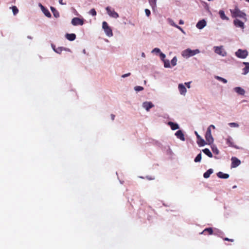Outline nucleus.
<instances>
[{
	"instance_id": "a211bd4d",
	"label": "nucleus",
	"mask_w": 249,
	"mask_h": 249,
	"mask_svg": "<svg viewBox=\"0 0 249 249\" xmlns=\"http://www.w3.org/2000/svg\"><path fill=\"white\" fill-rule=\"evenodd\" d=\"M217 176L220 178H228L229 177V175L228 174L224 173L222 172H219L217 173Z\"/></svg>"
},
{
	"instance_id": "49530a36",
	"label": "nucleus",
	"mask_w": 249,
	"mask_h": 249,
	"mask_svg": "<svg viewBox=\"0 0 249 249\" xmlns=\"http://www.w3.org/2000/svg\"><path fill=\"white\" fill-rule=\"evenodd\" d=\"M185 84L186 85L188 88H190V82L185 83Z\"/></svg>"
},
{
	"instance_id": "393cba45",
	"label": "nucleus",
	"mask_w": 249,
	"mask_h": 249,
	"mask_svg": "<svg viewBox=\"0 0 249 249\" xmlns=\"http://www.w3.org/2000/svg\"><path fill=\"white\" fill-rule=\"evenodd\" d=\"M42 10L43 13L44 14V15L46 17H47L48 18H51V14L50 13V12L49 11V10L47 9H46L45 8H44L42 6Z\"/></svg>"
},
{
	"instance_id": "37998d69",
	"label": "nucleus",
	"mask_w": 249,
	"mask_h": 249,
	"mask_svg": "<svg viewBox=\"0 0 249 249\" xmlns=\"http://www.w3.org/2000/svg\"><path fill=\"white\" fill-rule=\"evenodd\" d=\"M130 74H131V73L130 72H129V73L122 75V77L125 78L127 76H129V75H130Z\"/></svg>"
},
{
	"instance_id": "79ce46f5",
	"label": "nucleus",
	"mask_w": 249,
	"mask_h": 249,
	"mask_svg": "<svg viewBox=\"0 0 249 249\" xmlns=\"http://www.w3.org/2000/svg\"><path fill=\"white\" fill-rule=\"evenodd\" d=\"M152 52H156L157 53H159L160 52V49L156 48L154 50H153Z\"/></svg>"
},
{
	"instance_id": "9b49d317",
	"label": "nucleus",
	"mask_w": 249,
	"mask_h": 249,
	"mask_svg": "<svg viewBox=\"0 0 249 249\" xmlns=\"http://www.w3.org/2000/svg\"><path fill=\"white\" fill-rule=\"evenodd\" d=\"M233 23L234 25L237 27H240L242 29L244 28V23L238 19H234L233 21Z\"/></svg>"
},
{
	"instance_id": "f03ea898",
	"label": "nucleus",
	"mask_w": 249,
	"mask_h": 249,
	"mask_svg": "<svg viewBox=\"0 0 249 249\" xmlns=\"http://www.w3.org/2000/svg\"><path fill=\"white\" fill-rule=\"evenodd\" d=\"M211 128L215 129V127L213 124L210 125L207 128L205 134V139L208 144H211L213 142V138L211 134Z\"/></svg>"
},
{
	"instance_id": "de8ad7c7",
	"label": "nucleus",
	"mask_w": 249,
	"mask_h": 249,
	"mask_svg": "<svg viewBox=\"0 0 249 249\" xmlns=\"http://www.w3.org/2000/svg\"><path fill=\"white\" fill-rule=\"evenodd\" d=\"M59 3L60 4H62V5L66 4V3H64L63 2V0H59Z\"/></svg>"
},
{
	"instance_id": "dca6fc26",
	"label": "nucleus",
	"mask_w": 249,
	"mask_h": 249,
	"mask_svg": "<svg viewBox=\"0 0 249 249\" xmlns=\"http://www.w3.org/2000/svg\"><path fill=\"white\" fill-rule=\"evenodd\" d=\"M168 124L171 127V128L173 130H176L179 128V126L178 124L176 123H174L172 122H169L168 123Z\"/></svg>"
},
{
	"instance_id": "5fc2aeb1",
	"label": "nucleus",
	"mask_w": 249,
	"mask_h": 249,
	"mask_svg": "<svg viewBox=\"0 0 249 249\" xmlns=\"http://www.w3.org/2000/svg\"><path fill=\"white\" fill-rule=\"evenodd\" d=\"M246 0L249 2V0Z\"/></svg>"
},
{
	"instance_id": "6e6552de",
	"label": "nucleus",
	"mask_w": 249,
	"mask_h": 249,
	"mask_svg": "<svg viewBox=\"0 0 249 249\" xmlns=\"http://www.w3.org/2000/svg\"><path fill=\"white\" fill-rule=\"evenodd\" d=\"M231 160V168H236L241 164V161L236 157H232Z\"/></svg>"
},
{
	"instance_id": "412c9836",
	"label": "nucleus",
	"mask_w": 249,
	"mask_h": 249,
	"mask_svg": "<svg viewBox=\"0 0 249 249\" xmlns=\"http://www.w3.org/2000/svg\"><path fill=\"white\" fill-rule=\"evenodd\" d=\"M53 50L55 52L58 53H61L63 50L70 51V50L69 49L64 48L62 47H58L57 48H53Z\"/></svg>"
},
{
	"instance_id": "c85d7f7f",
	"label": "nucleus",
	"mask_w": 249,
	"mask_h": 249,
	"mask_svg": "<svg viewBox=\"0 0 249 249\" xmlns=\"http://www.w3.org/2000/svg\"><path fill=\"white\" fill-rule=\"evenodd\" d=\"M201 154L199 153L196 157V158L194 160V161L196 162H200L201 161Z\"/></svg>"
},
{
	"instance_id": "473e14b6",
	"label": "nucleus",
	"mask_w": 249,
	"mask_h": 249,
	"mask_svg": "<svg viewBox=\"0 0 249 249\" xmlns=\"http://www.w3.org/2000/svg\"><path fill=\"white\" fill-rule=\"evenodd\" d=\"M232 140L231 138H228L227 139V143L229 144V146H234L232 144Z\"/></svg>"
},
{
	"instance_id": "72a5a7b5",
	"label": "nucleus",
	"mask_w": 249,
	"mask_h": 249,
	"mask_svg": "<svg viewBox=\"0 0 249 249\" xmlns=\"http://www.w3.org/2000/svg\"><path fill=\"white\" fill-rule=\"evenodd\" d=\"M149 0V2L150 4L153 7V6H156L157 0Z\"/></svg>"
},
{
	"instance_id": "f257e3e1",
	"label": "nucleus",
	"mask_w": 249,
	"mask_h": 249,
	"mask_svg": "<svg viewBox=\"0 0 249 249\" xmlns=\"http://www.w3.org/2000/svg\"><path fill=\"white\" fill-rule=\"evenodd\" d=\"M231 12L233 18L239 17L243 18L245 21L247 20L246 14L240 11L237 7L233 10H231Z\"/></svg>"
},
{
	"instance_id": "bb28decb",
	"label": "nucleus",
	"mask_w": 249,
	"mask_h": 249,
	"mask_svg": "<svg viewBox=\"0 0 249 249\" xmlns=\"http://www.w3.org/2000/svg\"><path fill=\"white\" fill-rule=\"evenodd\" d=\"M197 142L198 145L200 146H204L207 143L201 137L199 139L197 140Z\"/></svg>"
},
{
	"instance_id": "4c0bfd02",
	"label": "nucleus",
	"mask_w": 249,
	"mask_h": 249,
	"mask_svg": "<svg viewBox=\"0 0 249 249\" xmlns=\"http://www.w3.org/2000/svg\"><path fill=\"white\" fill-rule=\"evenodd\" d=\"M160 57L161 58V59L163 61H164L165 59V55L163 53H160Z\"/></svg>"
},
{
	"instance_id": "b1692460",
	"label": "nucleus",
	"mask_w": 249,
	"mask_h": 249,
	"mask_svg": "<svg viewBox=\"0 0 249 249\" xmlns=\"http://www.w3.org/2000/svg\"><path fill=\"white\" fill-rule=\"evenodd\" d=\"M219 14L222 19L227 20H229V18L227 16H226L224 11L220 10L219 12Z\"/></svg>"
},
{
	"instance_id": "423d86ee",
	"label": "nucleus",
	"mask_w": 249,
	"mask_h": 249,
	"mask_svg": "<svg viewBox=\"0 0 249 249\" xmlns=\"http://www.w3.org/2000/svg\"><path fill=\"white\" fill-rule=\"evenodd\" d=\"M196 51L198 52L197 50H196ZM195 54V51H193L189 49H186L182 52V55L184 57H189L194 55Z\"/></svg>"
},
{
	"instance_id": "2eb2a0df",
	"label": "nucleus",
	"mask_w": 249,
	"mask_h": 249,
	"mask_svg": "<svg viewBox=\"0 0 249 249\" xmlns=\"http://www.w3.org/2000/svg\"><path fill=\"white\" fill-rule=\"evenodd\" d=\"M178 89L179 92L182 95H185L186 92V89L182 84H179L178 85Z\"/></svg>"
},
{
	"instance_id": "5701e85b",
	"label": "nucleus",
	"mask_w": 249,
	"mask_h": 249,
	"mask_svg": "<svg viewBox=\"0 0 249 249\" xmlns=\"http://www.w3.org/2000/svg\"><path fill=\"white\" fill-rule=\"evenodd\" d=\"M51 10L52 13H53V15L54 17H55L56 18L59 17V13L54 7H51Z\"/></svg>"
},
{
	"instance_id": "20e7f679",
	"label": "nucleus",
	"mask_w": 249,
	"mask_h": 249,
	"mask_svg": "<svg viewBox=\"0 0 249 249\" xmlns=\"http://www.w3.org/2000/svg\"><path fill=\"white\" fill-rule=\"evenodd\" d=\"M235 55L240 58H246L248 55V52L246 50L238 49L235 52Z\"/></svg>"
},
{
	"instance_id": "aec40b11",
	"label": "nucleus",
	"mask_w": 249,
	"mask_h": 249,
	"mask_svg": "<svg viewBox=\"0 0 249 249\" xmlns=\"http://www.w3.org/2000/svg\"><path fill=\"white\" fill-rule=\"evenodd\" d=\"M66 37L70 41H73L76 38V35L74 34H67Z\"/></svg>"
},
{
	"instance_id": "c9c22d12",
	"label": "nucleus",
	"mask_w": 249,
	"mask_h": 249,
	"mask_svg": "<svg viewBox=\"0 0 249 249\" xmlns=\"http://www.w3.org/2000/svg\"><path fill=\"white\" fill-rule=\"evenodd\" d=\"M229 125L231 127H238L239 126V124L236 123H231L229 124Z\"/></svg>"
},
{
	"instance_id": "58836bf2",
	"label": "nucleus",
	"mask_w": 249,
	"mask_h": 249,
	"mask_svg": "<svg viewBox=\"0 0 249 249\" xmlns=\"http://www.w3.org/2000/svg\"><path fill=\"white\" fill-rule=\"evenodd\" d=\"M145 12L146 15L147 17H149L150 15V14H151L150 11L149 10H148V9H145Z\"/></svg>"
},
{
	"instance_id": "603ef678",
	"label": "nucleus",
	"mask_w": 249,
	"mask_h": 249,
	"mask_svg": "<svg viewBox=\"0 0 249 249\" xmlns=\"http://www.w3.org/2000/svg\"><path fill=\"white\" fill-rule=\"evenodd\" d=\"M236 186H233V188H236Z\"/></svg>"
},
{
	"instance_id": "cd10ccee",
	"label": "nucleus",
	"mask_w": 249,
	"mask_h": 249,
	"mask_svg": "<svg viewBox=\"0 0 249 249\" xmlns=\"http://www.w3.org/2000/svg\"><path fill=\"white\" fill-rule=\"evenodd\" d=\"M215 78L217 80H219L220 81H221V82H222L224 83H227V80L226 79L222 78V77H221L218 76H215Z\"/></svg>"
},
{
	"instance_id": "c03bdc74",
	"label": "nucleus",
	"mask_w": 249,
	"mask_h": 249,
	"mask_svg": "<svg viewBox=\"0 0 249 249\" xmlns=\"http://www.w3.org/2000/svg\"><path fill=\"white\" fill-rule=\"evenodd\" d=\"M195 133L196 136V138L198 139H199L200 138H201V137L200 136V135H199V134H198V133L196 132V131H195Z\"/></svg>"
},
{
	"instance_id": "9d476101",
	"label": "nucleus",
	"mask_w": 249,
	"mask_h": 249,
	"mask_svg": "<svg viewBox=\"0 0 249 249\" xmlns=\"http://www.w3.org/2000/svg\"><path fill=\"white\" fill-rule=\"evenodd\" d=\"M206 25V21L204 19L199 21L196 25V27L199 29H203Z\"/></svg>"
},
{
	"instance_id": "a19ab883",
	"label": "nucleus",
	"mask_w": 249,
	"mask_h": 249,
	"mask_svg": "<svg viewBox=\"0 0 249 249\" xmlns=\"http://www.w3.org/2000/svg\"><path fill=\"white\" fill-rule=\"evenodd\" d=\"M223 240L224 241H230V242H231L234 241V240L233 239H229V238H228L227 237L224 238Z\"/></svg>"
},
{
	"instance_id": "864d4df0",
	"label": "nucleus",
	"mask_w": 249,
	"mask_h": 249,
	"mask_svg": "<svg viewBox=\"0 0 249 249\" xmlns=\"http://www.w3.org/2000/svg\"><path fill=\"white\" fill-rule=\"evenodd\" d=\"M142 56H144V53H142Z\"/></svg>"
},
{
	"instance_id": "09e8293b",
	"label": "nucleus",
	"mask_w": 249,
	"mask_h": 249,
	"mask_svg": "<svg viewBox=\"0 0 249 249\" xmlns=\"http://www.w3.org/2000/svg\"><path fill=\"white\" fill-rule=\"evenodd\" d=\"M179 24H183L184 21L180 19L179 21Z\"/></svg>"
},
{
	"instance_id": "ea45409f",
	"label": "nucleus",
	"mask_w": 249,
	"mask_h": 249,
	"mask_svg": "<svg viewBox=\"0 0 249 249\" xmlns=\"http://www.w3.org/2000/svg\"><path fill=\"white\" fill-rule=\"evenodd\" d=\"M212 150L213 152L216 154H218L219 153V151L216 148H212Z\"/></svg>"
},
{
	"instance_id": "39448f33",
	"label": "nucleus",
	"mask_w": 249,
	"mask_h": 249,
	"mask_svg": "<svg viewBox=\"0 0 249 249\" xmlns=\"http://www.w3.org/2000/svg\"><path fill=\"white\" fill-rule=\"evenodd\" d=\"M106 9L107 11L108 15L110 17L115 18H116L119 17L118 14L116 13L114 9L111 8V7L107 6L106 7Z\"/></svg>"
},
{
	"instance_id": "0eeeda50",
	"label": "nucleus",
	"mask_w": 249,
	"mask_h": 249,
	"mask_svg": "<svg viewBox=\"0 0 249 249\" xmlns=\"http://www.w3.org/2000/svg\"><path fill=\"white\" fill-rule=\"evenodd\" d=\"M214 52L217 54H218L223 56H226L227 54L226 52L224 50L223 47H214Z\"/></svg>"
},
{
	"instance_id": "a18cd8bd",
	"label": "nucleus",
	"mask_w": 249,
	"mask_h": 249,
	"mask_svg": "<svg viewBox=\"0 0 249 249\" xmlns=\"http://www.w3.org/2000/svg\"><path fill=\"white\" fill-rule=\"evenodd\" d=\"M174 26H175L176 28H178V29H179L181 31H182V32H183V31L182 29L180 27L178 26V25H175V24L174 25Z\"/></svg>"
},
{
	"instance_id": "c756f323",
	"label": "nucleus",
	"mask_w": 249,
	"mask_h": 249,
	"mask_svg": "<svg viewBox=\"0 0 249 249\" xmlns=\"http://www.w3.org/2000/svg\"><path fill=\"white\" fill-rule=\"evenodd\" d=\"M164 66L165 68H170V63L169 60H164Z\"/></svg>"
},
{
	"instance_id": "f704fd0d",
	"label": "nucleus",
	"mask_w": 249,
	"mask_h": 249,
	"mask_svg": "<svg viewBox=\"0 0 249 249\" xmlns=\"http://www.w3.org/2000/svg\"><path fill=\"white\" fill-rule=\"evenodd\" d=\"M134 89L136 91H142L143 89V88L142 87H141V86H136L135 88H134Z\"/></svg>"
},
{
	"instance_id": "e433bc0d",
	"label": "nucleus",
	"mask_w": 249,
	"mask_h": 249,
	"mask_svg": "<svg viewBox=\"0 0 249 249\" xmlns=\"http://www.w3.org/2000/svg\"><path fill=\"white\" fill-rule=\"evenodd\" d=\"M89 13L90 14H91V15H92L93 16H95L96 15V12L94 8L91 9L89 11Z\"/></svg>"
},
{
	"instance_id": "6ab92c4d",
	"label": "nucleus",
	"mask_w": 249,
	"mask_h": 249,
	"mask_svg": "<svg viewBox=\"0 0 249 249\" xmlns=\"http://www.w3.org/2000/svg\"><path fill=\"white\" fill-rule=\"evenodd\" d=\"M234 90L235 92H236L237 93H238L240 95H243L245 93V90L240 87L235 88Z\"/></svg>"
},
{
	"instance_id": "7c9ffc66",
	"label": "nucleus",
	"mask_w": 249,
	"mask_h": 249,
	"mask_svg": "<svg viewBox=\"0 0 249 249\" xmlns=\"http://www.w3.org/2000/svg\"><path fill=\"white\" fill-rule=\"evenodd\" d=\"M177 58L176 56L174 57L171 61V63L173 66H175L177 65Z\"/></svg>"
},
{
	"instance_id": "4468645a",
	"label": "nucleus",
	"mask_w": 249,
	"mask_h": 249,
	"mask_svg": "<svg viewBox=\"0 0 249 249\" xmlns=\"http://www.w3.org/2000/svg\"><path fill=\"white\" fill-rule=\"evenodd\" d=\"M213 233V230L212 228H208L204 229L200 234H204L205 235H212Z\"/></svg>"
},
{
	"instance_id": "3c124183",
	"label": "nucleus",
	"mask_w": 249,
	"mask_h": 249,
	"mask_svg": "<svg viewBox=\"0 0 249 249\" xmlns=\"http://www.w3.org/2000/svg\"><path fill=\"white\" fill-rule=\"evenodd\" d=\"M52 47L53 49V48H55V46L53 44H52Z\"/></svg>"
},
{
	"instance_id": "a878e982",
	"label": "nucleus",
	"mask_w": 249,
	"mask_h": 249,
	"mask_svg": "<svg viewBox=\"0 0 249 249\" xmlns=\"http://www.w3.org/2000/svg\"><path fill=\"white\" fill-rule=\"evenodd\" d=\"M203 152L209 157L212 158L213 154L208 148H205L202 150Z\"/></svg>"
},
{
	"instance_id": "8fccbe9b",
	"label": "nucleus",
	"mask_w": 249,
	"mask_h": 249,
	"mask_svg": "<svg viewBox=\"0 0 249 249\" xmlns=\"http://www.w3.org/2000/svg\"><path fill=\"white\" fill-rule=\"evenodd\" d=\"M111 119L112 120H114V118H115V115L114 114H111Z\"/></svg>"
},
{
	"instance_id": "4be33fe9",
	"label": "nucleus",
	"mask_w": 249,
	"mask_h": 249,
	"mask_svg": "<svg viewBox=\"0 0 249 249\" xmlns=\"http://www.w3.org/2000/svg\"><path fill=\"white\" fill-rule=\"evenodd\" d=\"M213 173V170L212 169H209L203 174V177L205 178H209L210 175Z\"/></svg>"
},
{
	"instance_id": "ddd939ff",
	"label": "nucleus",
	"mask_w": 249,
	"mask_h": 249,
	"mask_svg": "<svg viewBox=\"0 0 249 249\" xmlns=\"http://www.w3.org/2000/svg\"><path fill=\"white\" fill-rule=\"evenodd\" d=\"M175 135L181 141H185L184 136L181 130H179L177 131L175 133Z\"/></svg>"
},
{
	"instance_id": "f8f14e48",
	"label": "nucleus",
	"mask_w": 249,
	"mask_h": 249,
	"mask_svg": "<svg viewBox=\"0 0 249 249\" xmlns=\"http://www.w3.org/2000/svg\"><path fill=\"white\" fill-rule=\"evenodd\" d=\"M142 106L147 111H149L151 108L154 107V105L151 102H145L143 103Z\"/></svg>"
},
{
	"instance_id": "7ed1b4c3",
	"label": "nucleus",
	"mask_w": 249,
	"mask_h": 249,
	"mask_svg": "<svg viewBox=\"0 0 249 249\" xmlns=\"http://www.w3.org/2000/svg\"><path fill=\"white\" fill-rule=\"evenodd\" d=\"M102 28L108 36H113L112 31L106 21L103 22Z\"/></svg>"
},
{
	"instance_id": "2f4dec72",
	"label": "nucleus",
	"mask_w": 249,
	"mask_h": 249,
	"mask_svg": "<svg viewBox=\"0 0 249 249\" xmlns=\"http://www.w3.org/2000/svg\"><path fill=\"white\" fill-rule=\"evenodd\" d=\"M12 11L13 12V14L16 15L18 12V10L17 7L15 6H13L12 7Z\"/></svg>"
},
{
	"instance_id": "f3484780",
	"label": "nucleus",
	"mask_w": 249,
	"mask_h": 249,
	"mask_svg": "<svg viewBox=\"0 0 249 249\" xmlns=\"http://www.w3.org/2000/svg\"><path fill=\"white\" fill-rule=\"evenodd\" d=\"M243 64L245 65V67L243 69V74L246 75L249 72V63L243 62Z\"/></svg>"
},
{
	"instance_id": "1a4fd4ad",
	"label": "nucleus",
	"mask_w": 249,
	"mask_h": 249,
	"mask_svg": "<svg viewBox=\"0 0 249 249\" xmlns=\"http://www.w3.org/2000/svg\"><path fill=\"white\" fill-rule=\"evenodd\" d=\"M71 24L74 26L82 25L84 24V21L78 18H74L71 20Z\"/></svg>"
}]
</instances>
